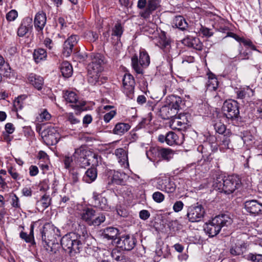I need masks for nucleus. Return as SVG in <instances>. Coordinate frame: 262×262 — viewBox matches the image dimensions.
<instances>
[{"instance_id": "obj_1", "label": "nucleus", "mask_w": 262, "mask_h": 262, "mask_svg": "<svg viewBox=\"0 0 262 262\" xmlns=\"http://www.w3.org/2000/svg\"><path fill=\"white\" fill-rule=\"evenodd\" d=\"M241 185V182L237 176L232 175L227 177L219 176L214 181L213 186L220 192L230 194L238 189Z\"/></svg>"}, {"instance_id": "obj_2", "label": "nucleus", "mask_w": 262, "mask_h": 262, "mask_svg": "<svg viewBox=\"0 0 262 262\" xmlns=\"http://www.w3.org/2000/svg\"><path fill=\"white\" fill-rule=\"evenodd\" d=\"M232 223V219L229 214H219L206 224L204 230L209 236L213 237L220 232L222 228L228 227Z\"/></svg>"}, {"instance_id": "obj_3", "label": "nucleus", "mask_w": 262, "mask_h": 262, "mask_svg": "<svg viewBox=\"0 0 262 262\" xmlns=\"http://www.w3.org/2000/svg\"><path fill=\"white\" fill-rule=\"evenodd\" d=\"M43 246L47 250L54 251V247L58 244L59 238V230L53 225L46 223L44 225L41 231Z\"/></svg>"}, {"instance_id": "obj_4", "label": "nucleus", "mask_w": 262, "mask_h": 262, "mask_svg": "<svg viewBox=\"0 0 262 262\" xmlns=\"http://www.w3.org/2000/svg\"><path fill=\"white\" fill-rule=\"evenodd\" d=\"M91 62L88 65V81L92 84H96L99 81V73L102 71L103 59L99 54L92 53Z\"/></svg>"}, {"instance_id": "obj_5", "label": "nucleus", "mask_w": 262, "mask_h": 262, "mask_svg": "<svg viewBox=\"0 0 262 262\" xmlns=\"http://www.w3.org/2000/svg\"><path fill=\"white\" fill-rule=\"evenodd\" d=\"M60 243L63 249L69 251L70 254L79 252L81 243L76 233L72 232L65 235L60 239Z\"/></svg>"}, {"instance_id": "obj_6", "label": "nucleus", "mask_w": 262, "mask_h": 262, "mask_svg": "<svg viewBox=\"0 0 262 262\" xmlns=\"http://www.w3.org/2000/svg\"><path fill=\"white\" fill-rule=\"evenodd\" d=\"M96 211L92 208L86 207L83 209L80 213L81 219L90 226H98L105 221V216L104 213H100L98 216L94 219Z\"/></svg>"}, {"instance_id": "obj_7", "label": "nucleus", "mask_w": 262, "mask_h": 262, "mask_svg": "<svg viewBox=\"0 0 262 262\" xmlns=\"http://www.w3.org/2000/svg\"><path fill=\"white\" fill-rule=\"evenodd\" d=\"M150 63V57L144 49L140 50L139 59L138 56L135 55L132 58V66L137 74H142L143 69L146 68Z\"/></svg>"}, {"instance_id": "obj_8", "label": "nucleus", "mask_w": 262, "mask_h": 262, "mask_svg": "<svg viewBox=\"0 0 262 262\" xmlns=\"http://www.w3.org/2000/svg\"><path fill=\"white\" fill-rule=\"evenodd\" d=\"M223 110L226 118L230 120L236 119L239 114L238 103L233 100L226 101L223 104Z\"/></svg>"}, {"instance_id": "obj_9", "label": "nucleus", "mask_w": 262, "mask_h": 262, "mask_svg": "<svg viewBox=\"0 0 262 262\" xmlns=\"http://www.w3.org/2000/svg\"><path fill=\"white\" fill-rule=\"evenodd\" d=\"M41 136L48 144H56L58 143L60 135L56 127L48 126L41 133Z\"/></svg>"}, {"instance_id": "obj_10", "label": "nucleus", "mask_w": 262, "mask_h": 262, "mask_svg": "<svg viewBox=\"0 0 262 262\" xmlns=\"http://www.w3.org/2000/svg\"><path fill=\"white\" fill-rule=\"evenodd\" d=\"M205 210L201 205L191 206L187 209V216L191 222H198L204 217Z\"/></svg>"}, {"instance_id": "obj_11", "label": "nucleus", "mask_w": 262, "mask_h": 262, "mask_svg": "<svg viewBox=\"0 0 262 262\" xmlns=\"http://www.w3.org/2000/svg\"><path fill=\"white\" fill-rule=\"evenodd\" d=\"M92 204L93 207L103 211H108L111 210V206L108 204L107 199L96 192L93 193Z\"/></svg>"}, {"instance_id": "obj_12", "label": "nucleus", "mask_w": 262, "mask_h": 262, "mask_svg": "<svg viewBox=\"0 0 262 262\" xmlns=\"http://www.w3.org/2000/svg\"><path fill=\"white\" fill-rule=\"evenodd\" d=\"M219 30L220 32H222L224 33H227V35L225 37H231L236 40L237 41L241 43H243L245 46L248 47L252 50H255L259 52L256 49L255 46L253 44L252 42L249 39H246L243 37H241L236 34L228 31V27H220L219 29Z\"/></svg>"}, {"instance_id": "obj_13", "label": "nucleus", "mask_w": 262, "mask_h": 262, "mask_svg": "<svg viewBox=\"0 0 262 262\" xmlns=\"http://www.w3.org/2000/svg\"><path fill=\"white\" fill-rule=\"evenodd\" d=\"M156 188L168 193H173L176 190V185L169 178H160L157 180Z\"/></svg>"}, {"instance_id": "obj_14", "label": "nucleus", "mask_w": 262, "mask_h": 262, "mask_svg": "<svg viewBox=\"0 0 262 262\" xmlns=\"http://www.w3.org/2000/svg\"><path fill=\"white\" fill-rule=\"evenodd\" d=\"M245 208L247 212L254 216L262 214V203L255 200L246 201Z\"/></svg>"}, {"instance_id": "obj_15", "label": "nucleus", "mask_w": 262, "mask_h": 262, "mask_svg": "<svg viewBox=\"0 0 262 262\" xmlns=\"http://www.w3.org/2000/svg\"><path fill=\"white\" fill-rule=\"evenodd\" d=\"M136 239L133 236L125 235L117 240V246L122 250L129 251L134 248L136 245Z\"/></svg>"}, {"instance_id": "obj_16", "label": "nucleus", "mask_w": 262, "mask_h": 262, "mask_svg": "<svg viewBox=\"0 0 262 262\" xmlns=\"http://www.w3.org/2000/svg\"><path fill=\"white\" fill-rule=\"evenodd\" d=\"M79 40V37L76 35H71L64 42L62 54L63 56L68 57L72 52L73 48Z\"/></svg>"}, {"instance_id": "obj_17", "label": "nucleus", "mask_w": 262, "mask_h": 262, "mask_svg": "<svg viewBox=\"0 0 262 262\" xmlns=\"http://www.w3.org/2000/svg\"><path fill=\"white\" fill-rule=\"evenodd\" d=\"M135 86V80L130 74H126L123 78V91L126 95L133 93Z\"/></svg>"}, {"instance_id": "obj_18", "label": "nucleus", "mask_w": 262, "mask_h": 262, "mask_svg": "<svg viewBox=\"0 0 262 262\" xmlns=\"http://www.w3.org/2000/svg\"><path fill=\"white\" fill-rule=\"evenodd\" d=\"M158 140L161 143L166 142V143L169 145L179 144L181 143V142L179 141V137L173 132H169L166 135H160L158 137Z\"/></svg>"}, {"instance_id": "obj_19", "label": "nucleus", "mask_w": 262, "mask_h": 262, "mask_svg": "<svg viewBox=\"0 0 262 262\" xmlns=\"http://www.w3.org/2000/svg\"><path fill=\"white\" fill-rule=\"evenodd\" d=\"M160 6V0H148L147 5L145 10L140 13L141 16L145 19L150 17L153 11Z\"/></svg>"}, {"instance_id": "obj_20", "label": "nucleus", "mask_w": 262, "mask_h": 262, "mask_svg": "<svg viewBox=\"0 0 262 262\" xmlns=\"http://www.w3.org/2000/svg\"><path fill=\"white\" fill-rule=\"evenodd\" d=\"M188 120L185 115L179 116L173 119L170 123V126L173 129L183 130L186 128Z\"/></svg>"}, {"instance_id": "obj_21", "label": "nucleus", "mask_w": 262, "mask_h": 262, "mask_svg": "<svg viewBox=\"0 0 262 262\" xmlns=\"http://www.w3.org/2000/svg\"><path fill=\"white\" fill-rule=\"evenodd\" d=\"M183 43L199 51L203 49V43L198 37L187 36L183 39Z\"/></svg>"}, {"instance_id": "obj_22", "label": "nucleus", "mask_w": 262, "mask_h": 262, "mask_svg": "<svg viewBox=\"0 0 262 262\" xmlns=\"http://www.w3.org/2000/svg\"><path fill=\"white\" fill-rule=\"evenodd\" d=\"M90 151V150H87L84 146H81L75 149L73 157L75 159H77V162L81 167H82V160L87 159L88 155H89Z\"/></svg>"}, {"instance_id": "obj_23", "label": "nucleus", "mask_w": 262, "mask_h": 262, "mask_svg": "<svg viewBox=\"0 0 262 262\" xmlns=\"http://www.w3.org/2000/svg\"><path fill=\"white\" fill-rule=\"evenodd\" d=\"M115 155L118 159V162L124 168L129 166L128 157L126 151L122 148L116 149L115 151Z\"/></svg>"}, {"instance_id": "obj_24", "label": "nucleus", "mask_w": 262, "mask_h": 262, "mask_svg": "<svg viewBox=\"0 0 262 262\" xmlns=\"http://www.w3.org/2000/svg\"><path fill=\"white\" fill-rule=\"evenodd\" d=\"M119 234V230L113 227H109L105 228L102 233L104 238L107 240H116Z\"/></svg>"}, {"instance_id": "obj_25", "label": "nucleus", "mask_w": 262, "mask_h": 262, "mask_svg": "<svg viewBox=\"0 0 262 262\" xmlns=\"http://www.w3.org/2000/svg\"><path fill=\"white\" fill-rule=\"evenodd\" d=\"M197 150L202 153V157L205 161H210L212 159L211 157L213 150L211 149V145L208 143H205L203 145H199L197 148Z\"/></svg>"}, {"instance_id": "obj_26", "label": "nucleus", "mask_w": 262, "mask_h": 262, "mask_svg": "<svg viewBox=\"0 0 262 262\" xmlns=\"http://www.w3.org/2000/svg\"><path fill=\"white\" fill-rule=\"evenodd\" d=\"M158 154V157L164 160L169 161L173 158L174 152L170 148H160L156 149Z\"/></svg>"}, {"instance_id": "obj_27", "label": "nucleus", "mask_w": 262, "mask_h": 262, "mask_svg": "<svg viewBox=\"0 0 262 262\" xmlns=\"http://www.w3.org/2000/svg\"><path fill=\"white\" fill-rule=\"evenodd\" d=\"M100 157L97 154L90 151L86 160H82V167H85L92 164V166H97L98 165Z\"/></svg>"}, {"instance_id": "obj_28", "label": "nucleus", "mask_w": 262, "mask_h": 262, "mask_svg": "<svg viewBox=\"0 0 262 262\" xmlns=\"http://www.w3.org/2000/svg\"><path fill=\"white\" fill-rule=\"evenodd\" d=\"M46 15L41 12L36 14L34 19V25L36 29L39 31L43 29L46 23Z\"/></svg>"}, {"instance_id": "obj_29", "label": "nucleus", "mask_w": 262, "mask_h": 262, "mask_svg": "<svg viewBox=\"0 0 262 262\" xmlns=\"http://www.w3.org/2000/svg\"><path fill=\"white\" fill-rule=\"evenodd\" d=\"M32 19L27 18L23 20L21 25L18 29L17 35L19 37L24 36L31 28Z\"/></svg>"}, {"instance_id": "obj_30", "label": "nucleus", "mask_w": 262, "mask_h": 262, "mask_svg": "<svg viewBox=\"0 0 262 262\" xmlns=\"http://www.w3.org/2000/svg\"><path fill=\"white\" fill-rule=\"evenodd\" d=\"M28 80L30 84L38 90L42 89L44 83L43 79L42 77L32 73L29 75Z\"/></svg>"}, {"instance_id": "obj_31", "label": "nucleus", "mask_w": 262, "mask_h": 262, "mask_svg": "<svg viewBox=\"0 0 262 262\" xmlns=\"http://www.w3.org/2000/svg\"><path fill=\"white\" fill-rule=\"evenodd\" d=\"M161 117L164 119H168L174 117L177 113L170 106L164 105L160 110Z\"/></svg>"}, {"instance_id": "obj_32", "label": "nucleus", "mask_w": 262, "mask_h": 262, "mask_svg": "<svg viewBox=\"0 0 262 262\" xmlns=\"http://www.w3.org/2000/svg\"><path fill=\"white\" fill-rule=\"evenodd\" d=\"M97 177V171L96 169L91 168L85 171L83 177V180L86 183H91L96 180Z\"/></svg>"}, {"instance_id": "obj_33", "label": "nucleus", "mask_w": 262, "mask_h": 262, "mask_svg": "<svg viewBox=\"0 0 262 262\" xmlns=\"http://www.w3.org/2000/svg\"><path fill=\"white\" fill-rule=\"evenodd\" d=\"M130 128L128 123H118L113 129L114 134L118 135H122L127 132Z\"/></svg>"}, {"instance_id": "obj_34", "label": "nucleus", "mask_w": 262, "mask_h": 262, "mask_svg": "<svg viewBox=\"0 0 262 262\" xmlns=\"http://www.w3.org/2000/svg\"><path fill=\"white\" fill-rule=\"evenodd\" d=\"M126 178V175L125 173L114 171L111 179L112 183L116 185H124Z\"/></svg>"}, {"instance_id": "obj_35", "label": "nucleus", "mask_w": 262, "mask_h": 262, "mask_svg": "<svg viewBox=\"0 0 262 262\" xmlns=\"http://www.w3.org/2000/svg\"><path fill=\"white\" fill-rule=\"evenodd\" d=\"M208 79L206 87L210 91H215L218 87V81L213 74H208Z\"/></svg>"}, {"instance_id": "obj_36", "label": "nucleus", "mask_w": 262, "mask_h": 262, "mask_svg": "<svg viewBox=\"0 0 262 262\" xmlns=\"http://www.w3.org/2000/svg\"><path fill=\"white\" fill-rule=\"evenodd\" d=\"M158 46L165 53H168L170 52V41L164 36L161 37L157 43Z\"/></svg>"}, {"instance_id": "obj_37", "label": "nucleus", "mask_w": 262, "mask_h": 262, "mask_svg": "<svg viewBox=\"0 0 262 262\" xmlns=\"http://www.w3.org/2000/svg\"><path fill=\"white\" fill-rule=\"evenodd\" d=\"M60 69L62 75L64 77H69L73 73L72 67L68 61L63 62L60 65Z\"/></svg>"}, {"instance_id": "obj_38", "label": "nucleus", "mask_w": 262, "mask_h": 262, "mask_svg": "<svg viewBox=\"0 0 262 262\" xmlns=\"http://www.w3.org/2000/svg\"><path fill=\"white\" fill-rule=\"evenodd\" d=\"M173 26L181 30H185L188 27V24L182 16H176L173 20Z\"/></svg>"}, {"instance_id": "obj_39", "label": "nucleus", "mask_w": 262, "mask_h": 262, "mask_svg": "<svg viewBox=\"0 0 262 262\" xmlns=\"http://www.w3.org/2000/svg\"><path fill=\"white\" fill-rule=\"evenodd\" d=\"M169 105L177 113L180 108V105L182 103L181 98L176 95H171L169 96Z\"/></svg>"}, {"instance_id": "obj_40", "label": "nucleus", "mask_w": 262, "mask_h": 262, "mask_svg": "<svg viewBox=\"0 0 262 262\" xmlns=\"http://www.w3.org/2000/svg\"><path fill=\"white\" fill-rule=\"evenodd\" d=\"M63 97L67 102L70 103H75L76 106H79L78 104V96L75 92L72 91H67Z\"/></svg>"}, {"instance_id": "obj_41", "label": "nucleus", "mask_w": 262, "mask_h": 262, "mask_svg": "<svg viewBox=\"0 0 262 262\" xmlns=\"http://www.w3.org/2000/svg\"><path fill=\"white\" fill-rule=\"evenodd\" d=\"M245 245L240 242H237L232 245L230 249V253L234 256L239 255L243 253Z\"/></svg>"}, {"instance_id": "obj_42", "label": "nucleus", "mask_w": 262, "mask_h": 262, "mask_svg": "<svg viewBox=\"0 0 262 262\" xmlns=\"http://www.w3.org/2000/svg\"><path fill=\"white\" fill-rule=\"evenodd\" d=\"M34 59L36 62L44 60L47 57V52L43 49L40 48L35 50L33 53Z\"/></svg>"}, {"instance_id": "obj_43", "label": "nucleus", "mask_w": 262, "mask_h": 262, "mask_svg": "<svg viewBox=\"0 0 262 262\" xmlns=\"http://www.w3.org/2000/svg\"><path fill=\"white\" fill-rule=\"evenodd\" d=\"M10 67L5 62L4 58L0 55V72L7 76L10 73Z\"/></svg>"}, {"instance_id": "obj_44", "label": "nucleus", "mask_w": 262, "mask_h": 262, "mask_svg": "<svg viewBox=\"0 0 262 262\" xmlns=\"http://www.w3.org/2000/svg\"><path fill=\"white\" fill-rule=\"evenodd\" d=\"M51 118V114L46 109H41L39 113V115L37 117V120L40 122L49 121Z\"/></svg>"}, {"instance_id": "obj_45", "label": "nucleus", "mask_w": 262, "mask_h": 262, "mask_svg": "<svg viewBox=\"0 0 262 262\" xmlns=\"http://www.w3.org/2000/svg\"><path fill=\"white\" fill-rule=\"evenodd\" d=\"M123 32V30L121 25L119 23H117L115 24L113 29L112 35L116 36L117 37V39L120 40V38L121 37Z\"/></svg>"}, {"instance_id": "obj_46", "label": "nucleus", "mask_w": 262, "mask_h": 262, "mask_svg": "<svg viewBox=\"0 0 262 262\" xmlns=\"http://www.w3.org/2000/svg\"><path fill=\"white\" fill-rule=\"evenodd\" d=\"M230 140L228 137L224 136L220 144V149L223 152L226 149L230 148Z\"/></svg>"}, {"instance_id": "obj_47", "label": "nucleus", "mask_w": 262, "mask_h": 262, "mask_svg": "<svg viewBox=\"0 0 262 262\" xmlns=\"http://www.w3.org/2000/svg\"><path fill=\"white\" fill-rule=\"evenodd\" d=\"M25 97L20 96L18 97L13 102L14 108L16 111L21 110L24 107V100Z\"/></svg>"}, {"instance_id": "obj_48", "label": "nucleus", "mask_w": 262, "mask_h": 262, "mask_svg": "<svg viewBox=\"0 0 262 262\" xmlns=\"http://www.w3.org/2000/svg\"><path fill=\"white\" fill-rule=\"evenodd\" d=\"M51 199L49 196L44 195L42 196L40 200L37 202V205L41 206L43 209L47 208L50 204Z\"/></svg>"}, {"instance_id": "obj_49", "label": "nucleus", "mask_w": 262, "mask_h": 262, "mask_svg": "<svg viewBox=\"0 0 262 262\" xmlns=\"http://www.w3.org/2000/svg\"><path fill=\"white\" fill-rule=\"evenodd\" d=\"M249 91L253 93L252 90L250 89L249 87L239 89L236 92L237 98L243 99L245 97L246 94H249Z\"/></svg>"}, {"instance_id": "obj_50", "label": "nucleus", "mask_w": 262, "mask_h": 262, "mask_svg": "<svg viewBox=\"0 0 262 262\" xmlns=\"http://www.w3.org/2000/svg\"><path fill=\"white\" fill-rule=\"evenodd\" d=\"M152 198L154 201L157 203H162L165 199L164 195L161 192H155L152 195Z\"/></svg>"}, {"instance_id": "obj_51", "label": "nucleus", "mask_w": 262, "mask_h": 262, "mask_svg": "<svg viewBox=\"0 0 262 262\" xmlns=\"http://www.w3.org/2000/svg\"><path fill=\"white\" fill-rule=\"evenodd\" d=\"M215 130L220 134H223L226 130L225 125L221 122H216L214 125Z\"/></svg>"}, {"instance_id": "obj_52", "label": "nucleus", "mask_w": 262, "mask_h": 262, "mask_svg": "<svg viewBox=\"0 0 262 262\" xmlns=\"http://www.w3.org/2000/svg\"><path fill=\"white\" fill-rule=\"evenodd\" d=\"M17 12L15 10H12L7 14L6 19L9 21H13L17 17Z\"/></svg>"}, {"instance_id": "obj_53", "label": "nucleus", "mask_w": 262, "mask_h": 262, "mask_svg": "<svg viewBox=\"0 0 262 262\" xmlns=\"http://www.w3.org/2000/svg\"><path fill=\"white\" fill-rule=\"evenodd\" d=\"M184 207V203L181 201H176L173 205V210L175 212H179L181 211Z\"/></svg>"}, {"instance_id": "obj_54", "label": "nucleus", "mask_w": 262, "mask_h": 262, "mask_svg": "<svg viewBox=\"0 0 262 262\" xmlns=\"http://www.w3.org/2000/svg\"><path fill=\"white\" fill-rule=\"evenodd\" d=\"M248 258L253 262H262V254H250Z\"/></svg>"}, {"instance_id": "obj_55", "label": "nucleus", "mask_w": 262, "mask_h": 262, "mask_svg": "<svg viewBox=\"0 0 262 262\" xmlns=\"http://www.w3.org/2000/svg\"><path fill=\"white\" fill-rule=\"evenodd\" d=\"M116 111L113 110L104 115L103 119L106 123H108L116 115Z\"/></svg>"}, {"instance_id": "obj_56", "label": "nucleus", "mask_w": 262, "mask_h": 262, "mask_svg": "<svg viewBox=\"0 0 262 262\" xmlns=\"http://www.w3.org/2000/svg\"><path fill=\"white\" fill-rule=\"evenodd\" d=\"M11 205L16 208H20L19 198L15 194H13L11 197Z\"/></svg>"}, {"instance_id": "obj_57", "label": "nucleus", "mask_w": 262, "mask_h": 262, "mask_svg": "<svg viewBox=\"0 0 262 262\" xmlns=\"http://www.w3.org/2000/svg\"><path fill=\"white\" fill-rule=\"evenodd\" d=\"M200 32L204 36L206 37H210L213 35V33L210 29L203 26L200 29Z\"/></svg>"}, {"instance_id": "obj_58", "label": "nucleus", "mask_w": 262, "mask_h": 262, "mask_svg": "<svg viewBox=\"0 0 262 262\" xmlns=\"http://www.w3.org/2000/svg\"><path fill=\"white\" fill-rule=\"evenodd\" d=\"M122 255V254L117 249L113 250V251L111 253V256H112V258L114 260H115L116 261H118V262L120 260V256H121Z\"/></svg>"}, {"instance_id": "obj_59", "label": "nucleus", "mask_w": 262, "mask_h": 262, "mask_svg": "<svg viewBox=\"0 0 262 262\" xmlns=\"http://www.w3.org/2000/svg\"><path fill=\"white\" fill-rule=\"evenodd\" d=\"M68 120L72 124H76L80 122V120L76 118L73 113L68 114Z\"/></svg>"}, {"instance_id": "obj_60", "label": "nucleus", "mask_w": 262, "mask_h": 262, "mask_svg": "<svg viewBox=\"0 0 262 262\" xmlns=\"http://www.w3.org/2000/svg\"><path fill=\"white\" fill-rule=\"evenodd\" d=\"M64 167L67 169H69L71 166V164L73 162V158L72 157L66 156L63 160Z\"/></svg>"}, {"instance_id": "obj_61", "label": "nucleus", "mask_w": 262, "mask_h": 262, "mask_svg": "<svg viewBox=\"0 0 262 262\" xmlns=\"http://www.w3.org/2000/svg\"><path fill=\"white\" fill-rule=\"evenodd\" d=\"M5 130L8 134H11L14 132L15 127L12 123H7L5 125Z\"/></svg>"}, {"instance_id": "obj_62", "label": "nucleus", "mask_w": 262, "mask_h": 262, "mask_svg": "<svg viewBox=\"0 0 262 262\" xmlns=\"http://www.w3.org/2000/svg\"><path fill=\"white\" fill-rule=\"evenodd\" d=\"M44 44L45 46L50 51L52 50L54 47V44L52 42V40L49 38H47L44 40Z\"/></svg>"}, {"instance_id": "obj_63", "label": "nucleus", "mask_w": 262, "mask_h": 262, "mask_svg": "<svg viewBox=\"0 0 262 262\" xmlns=\"http://www.w3.org/2000/svg\"><path fill=\"white\" fill-rule=\"evenodd\" d=\"M8 172L13 179L17 180L20 179L19 174L15 169L11 168L8 170Z\"/></svg>"}, {"instance_id": "obj_64", "label": "nucleus", "mask_w": 262, "mask_h": 262, "mask_svg": "<svg viewBox=\"0 0 262 262\" xmlns=\"http://www.w3.org/2000/svg\"><path fill=\"white\" fill-rule=\"evenodd\" d=\"M140 217L143 220H147L150 216V213L147 210H142L139 213Z\"/></svg>"}]
</instances>
